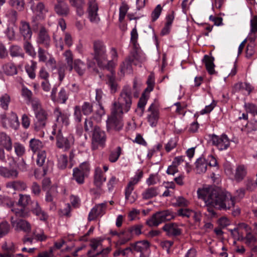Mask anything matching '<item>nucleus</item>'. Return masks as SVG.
Wrapping results in <instances>:
<instances>
[{
    "instance_id": "49",
    "label": "nucleus",
    "mask_w": 257,
    "mask_h": 257,
    "mask_svg": "<svg viewBox=\"0 0 257 257\" xmlns=\"http://www.w3.org/2000/svg\"><path fill=\"white\" fill-rule=\"evenodd\" d=\"M15 152L16 155L19 157L23 156L26 153V149L24 145L16 142L14 144Z\"/></svg>"
},
{
    "instance_id": "63",
    "label": "nucleus",
    "mask_w": 257,
    "mask_h": 257,
    "mask_svg": "<svg viewBox=\"0 0 257 257\" xmlns=\"http://www.w3.org/2000/svg\"><path fill=\"white\" fill-rule=\"evenodd\" d=\"M162 11V7L161 5H158L153 11L151 14L152 20L153 22L156 21L160 17Z\"/></svg>"
},
{
    "instance_id": "28",
    "label": "nucleus",
    "mask_w": 257,
    "mask_h": 257,
    "mask_svg": "<svg viewBox=\"0 0 257 257\" xmlns=\"http://www.w3.org/2000/svg\"><path fill=\"white\" fill-rule=\"evenodd\" d=\"M19 172L16 169H9L0 166V175L7 178L15 179L18 176Z\"/></svg>"
},
{
    "instance_id": "36",
    "label": "nucleus",
    "mask_w": 257,
    "mask_h": 257,
    "mask_svg": "<svg viewBox=\"0 0 257 257\" xmlns=\"http://www.w3.org/2000/svg\"><path fill=\"white\" fill-rule=\"evenodd\" d=\"M143 171L138 170L136 172V175L133 177L131 178L125 188L134 190L135 185H136L140 182L143 177Z\"/></svg>"
},
{
    "instance_id": "9",
    "label": "nucleus",
    "mask_w": 257,
    "mask_h": 257,
    "mask_svg": "<svg viewBox=\"0 0 257 257\" xmlns=\"http://www.w3.org/2000/svg\"><path fill=\"white\" fill-rule=\"evenodd\" d=\"M31 197L29 195L21 194L19 195V199L18 201L19 206H21L22 208L12 209V211L18 217H27L29 216L28 211L25 209V207L31 202Z\"/></svg>"
},
{
    "instance_id": "6",
    "label": "nucleus",
    "mask_w": 257,
    "mask_h": 257,
    "mask_svg": "<svg viewBox=\"0 0 257 257\" xmlns=\"http://www.w3.org/2000/svg\"><path fill=\"white\" fill-rule=\"evenodd\" d=\"M107 137L105 132L99 126H95L92 133L91 149L96 150L106 146Z\"/></svg>"
},
{
    "instance_id": "37",
    "label": "nucleus",
    "mask_w": 257,
    "mask_h": 257,
    "mask_svg": "<svg viewBox=\"0 0 257 257\" xmlns=\"http://www.w3.org/2000/svg\"><path fill=\"white\" fill-rule=\"evenodd\" d=\"M159 194L157 187H150L146 189L142 193V196L144 200H148L156 197Z\"/></svg>"
},
{
    "instance_id": "57",
    "label": "nucleus",
    "mask_w": 257,
    "mask_h": 257,
    "mask_svg": "<svg viewBox=\"0 0 257 257\" xmlns=\"http://www.w3.org/2000/svg\"><path fill=\"white\" fill-rule=\"evenodd\" d=\"M28 103H31L34 113L44 109L42 107L40 101L37 98H33L30 102H28Z\"/></svg>"
},
{
    "instance_id": "30",
    "label": "nucleus",
    "mask_w": 257,
    "mask_h": 257,
    "mask_svg": "<svg viewBox=\"0 0 257 257\" xmlns=\"http://www.w3.org/2000/svg\"><path fill=\"white\" fill-rule=\"evenodd\" d=\"M134 250L140 253L150 251V243L147 240H142L132 244Z\"/></svg>"
},
{
    "instance_id": "5",
    "label": "nucleus",
    "mask_w": 257,
    "mask_h": 257,
    "mask_svg": "<svg viewBox=\"0 0 257 257\" xmlns=\"http://www.w3.org/2000/svg\"><path fill=\"white\" fill-rule=\"evenodd\" d=\"M176 216V214L171 210H163L154 214L147 221L146 223L149 226H157L163 222L174 219Z\"/></svg>"
},
{
    "instance_id": "32",
    "label": "nucleus",
    "mask_w": 257,
    "mask_h": 257,
    "mask_svg": "<svg viewBox=\"0 0 257 257\" xmlns=\"http://www.w3.org/2000/svg\"><path fill=\"white\" fill-rule=\"evenodd\" d=\"M208 162L204 158L200 157L195 162V170L198 174L204 173L207 168Z\"/></svg>"
},
{
    "instance_id": "53",
    "label": "nucleus",
    "mask_w": 257,
    "mask_h": 257,
    "mask_svg": "<svg viewBox=\"0 0 257 257\" xmlns=\"http://www.w3.org/2000/svg\"><path fill=\"white\" fill-rule=\"evenodd\" d=\"M21 95L27 103L33 98L32 92L25 86H23L21 90Z\"/></svg>"
},
{
    "instance_id": "50",
    "label": "nucleus",
    "mask_w": 257,
    "mask_h": 257,
    "mask_svg": "<svg viewBox=\"0 0 257 257\" xmlns=\"http://www.w3.org/2000/svg\"><path fill=\"white\" fill-rule=\"evenodd\" d=\"M68 164L67 156L66 155H60L57 158V166L61 170L65 169Z\"/></svg>"
},
{
    "instance_id": "52",
    "label": "nucleus",
    "mask_w": 257,
    "mask_h": 257,
    "mask_svg": "<svg viewBox=\"0 0 257 257\" xmlns=\"http://www.w3.org/2000/svg\"><path fill=\"white\" fill-rule=\"evenodd\" d=\"M57 189L56 188H51L48 190L45 195V201L47 203L55 201L57 195Z\"/></svg>"
},
{
    "instance_id": "35",
    "label": "nucleus",
    "mask_w": 257,
    "mask_h": 257,
    "mask_svg": "<svg viewBox=\"0 0 257 257\" xmlns=\"http://www.w3.org/2000/svg\"><path fill=\"white\" fill-rule=\"evenodd\" d=\"M143 171L138 170L136 172V175L133 177L131 178L125 188L134 190L135 185H136L140 182L143 177Z\"/></svg>"
},
{
    "instance_id": "14",
    "label": "nucleus",
    "mask_w": 257,
    "mask_h": 257,
    "mask_svg": "<svg viewBox=\"0 0 257 257\" xmlns=\"http://www.w3.org/2000/svg\"><path fill=\"white\" fill-rule=\"evenodd\" d=\"M37 43L45 48H49L51 44V38L47 30L43 26H41L38 33Z\"/></svg>"
},
{
    "instance_id": "60",
    "label": "nucleus",
    "mask_w": 257,
    "mask_h": 257,
    "mask_svg": "<svg viewBox=\"0 0 257 257\" xmlns=\"http://www.w3.org/2000/svg\"><path fill=\"white\" fill-rule=\"evenodd\" d=\"M147 102V98L143 94L140 97L138 103V107L141 109L140 116H142L144 112L145 107Z\"/></svg>"
},
{
    "instance_id": "3",
    "label": "nucleus",
    "mask_w": 257,
    "mask_h": 257,
    "mask_svg": "<svg viewBox=\"0 0 257 257\" xmlns=\"http://www.w3.org/2000/svg\"><path fill=\"white\" fill-rule=\"evenodd\" d=\"M123 112L111 108V114L106 121V128L108 132L112 131L119 132L123 126L122 115Z\"/></svg>"
},
{
    "instance_id": "46",
    "label": "nucleus",
    "mask_w": 257,
    "mask_h": 257,
    "mask_svg": "<svg viewBox=\"0 0 257 257\" xmlns=\"http://www.w3.org/2000/svg\"><path fill=\"white\" fill-rule=\"evenodd\" d=\"M132 62L131 59H126L120 65V70L123 74H130L132 72Z\"/></svg>"
},
{
    "instance_id": "17",
    "label": "nucleus",
    "mask_w": 257,
    "mask_h": 257,
    "mask_svg": "<svg viewBox=\"0 0 257 257\" xmlns=\"http://www.w3.org/2000/svg\"><path fill=\"white\" fill-rule=\"evenodd\" d=\"M226 173L228 175H233L232 169L230 168L225 169ZM247 174L246 168L243 165H240L236 166L235 172L233 174L234 180L236 182L241 181Z\"/></svg>"
},
{
    "instance_id": "29",
    "label": "nucleus",
    "mask_w": 257,
    "mask_h": 257,
    "mask_svg": "<svg viewBox=\"0 0 257 257\" xmlns=\"http://www.w3.org/2000/svg\"><path fill=\"white\" fill-rule=\"evenodd\" d=\"M111 75H107V80L106 81V84L109 87L110 92L111 93H115L118 88V84L116 82L115 76V73L113 70L110 71Z\"/></svg>"
},
{
    "instance_id": "38",
    "label": "nucleus",
    "mask_w": 257,
    "mask_h": 257,
    "mask_svg": "<svg viewBox=\"0 0 257 257\" xmlns=\"http://www.w3.org/2000/svg\"><path fill=\"white\" fill-rule=\"evenodd\" d=\"M31 39L24 40L23 48L25 52L29 56L34 58L36 57V52L32 43L30 41Z\"/></svg>"
},
{
    "instance_id": "26",
    "label": "nucleus",
    "mask_w": 257,
    "mask_h": 257,
    "mask_svg": "<svg viewBox=\"0 0 257 257\" xmlns=\"http://www.w3.org/2000/svg\"><path fill=\"white\" fill-rule=\"evenodd\" d=\"M73 66V69L79 76H83L85 73L87 66L85 62L79 59H75L74 61Z\"/></svg>"
},
{
    "instance_id": "4",
    "label": "nucleus",
    "mask_w": 257,
    "mask_h": 257,
    "mask_svg": "<svg viewBox=\"0 0 257 257\" xmlns=\"http://www.w3.org/2000/svg\"><path fill=\"white\" fill-rule=\"evenodd\" d=\"M93 59L96 61L98 66L103 69L106 64V48L104 43L97 40L93 42Z\"/></svg>"
},
{
    "instance_id": "21",
    "label": "nucleus",
    "mask_w": 257,
    "mask_h": 257,
    "mask_svg": "<svg viewBox=\"0 0 257 257\" xmlns=\"http://www.w3.org/2000/svg\"><path fill=\"white\" fill-rule=\"evenodd\" d=\"M11 223L13 226L18 231L22 230L26 232H29L31 230V224L25 220H14L13 218H12Z\"/></svg>"
},
{
    "instance_id": "51",
    "label": "nucleus",
    "mask_w": 257,
    "mask_h": 257,
    "mask_svg": "<svg viewBox=\"0 0 257 257\" xmlns=\"http://www.w3.org/2000/svg\"><path fill=\"white\" fill-rule=\"evenodd\" d=\"M133 190L125 188V198L130 203H133L137 199V195Z\"/></svg>"
},
{
    "instance_id": "62",
    "label": "nucleus",
    "mask_w": 257,
    "mask_h": 257,
    "mask_svg": "<svg viewBox=\"0 0 257 257\" xmlns=\"http://www.w3.org/2000/svg\"><path fill=\"white\" fill-rule=\"evenodd\" d=\"M77 168L84 173L85 175L89 176L90 171V165L88 162H84L81 163L79 167Z\"/></svg>"
},
{
    "instance_id": "18",
    "label": "nucleus",
    "mask_w": 257,
    "mask_h": 257,
    "mask_svg": "<svg viewBox=\"0 0 257 257\" xmlns=\"http://www.w3.org/2000/svg\"><path fill=\"white\" fill-rule=\"evenodd\" d=\"M1 118L5 127H10L17 129L19 126L18 116L14 112H12L9 117H7L5 114H2L1 115Z\"/></svg>"
},
{
    "instance_id": "42",
    "label": "nucleus",
    "mask_w": 257,
    "mask_h": 257,
    "mask_svg": "<svg viewBox=\"0 0 257 257\" xmlns=\"http://www.w3.org/2000/svg\"><path fill=\"white\" fill-rule=\"evenodd\" d=\"M3 69L8 75H14L17 74L16 66L12 63H8L3 65Z\"/></svg>"
},
{
    "instance_id": "43",
    "label": "nucleus",
    "mask_w": 257,
    "mask_h": 257,
    "mask_svg": "<svg viewBox=\"0 0 257 257\" xmlns=\"http://www.w3.org/2000/svg\"><path fill=\"white\" fill-rule=\"evenodd\" d=\"M10 54L13 57H24L25 54L23 52L22 49L20 46L13 45L10 48Z\"/></svg>"
},
{
    "instance_id": "31",
    "label": "nucleus",
    "mask_w": 257,
    "mask_h": 257,
    "mask_svg": "<svg viewBox=\"0 0 257 257\" xmlns=\"http://www.w3.org/2000/svg\"><path fill=\"white\" fill-rule=\"evenodd\" d=\"M70 5L76 9L77 15L82 16L84 13L85 0H69Z\"/></svg>"
},
{
    "instance_id": "20",
    "label": "nucleus",
    "mask_w": 257,
    "mask_h": 257,
    "mask_svg": "<svg viewBox=\"0 0 257 257\" xmlns=\"http://www.w3.org/2000/svg\"><path fill=\"white\" fill-rule=\"evenodd\" d=\"M163 229L166 232L169 236H177L182 233V229L179 227V225L175 223H168L165 224L163 227Z\"/></svg>"
},
{
    "instance_id": "64",
    "label": "nucleus",
    "mask_w": 257,
    "mask_h": 257,
    "mask_svg": "<svg viewBox=\"0 0 257 257\" xmlns=\"http://www.w3.org/2000/svg\"><path fill=\"white\" fill-rule=\"evenodd\" d=\"M231 235L235 239H243V233L242 231H240L238 228L235 227L233 229H229Z\"/></svg>"
},
{
    "instance_id": "2",
    "label": "nucleus",
    "mask_w": 257,
    "mask_h": 257,
    "mask_svg": "<svg viewBox=\"0 0 257 257\" xmlns=\"http://www.w3.org/2000/svg\"><path fill=\"white\" fill-rule=\"evenodd\" d=\"M133 98L132 88L128 85L124 86L119 93L117 100L112 103L111 108L119 112L126 113L131 109Z\"/></svg>"
},
{
    "instance_id": "47",
    "label": "nucleus",
    "mask_w": 257,
    "mask_h": 257,
    "mask_svg": "<svg viewBox=\"0 0 257 257\" xmlns=\"http://www.w3.org/2000/svg\"><path fill=\"white\" fill-rule=\"evenodd\" d=\"M242 130L247 135H249L252 132L257 131V120H252L247 122L245 127Z\"/></svg>"
},
{
    "instance_id": "45",
    "label": "nucleus",
    "mask_w": 257,
    "mask_h": 257,
    "mask_svg": "<svg viewBox=\"0 0 257 257\" xmlns=\"http://www.w3.org/2000/svg\"><path fill=\"white\" fill-rule=\"evenodd\" d=\"M2 249L6 251L5 253H13L18 251V248L12 242H5L2 245Z\"/></svg>"
},
{
    "instance_id": "19",
    "label": "nucleus",
    "mask_w": 257,
    "mask_h": 257,
    "mask_svg": "<svg viewBox=\"0 0 257 257\" xmlns=\"http://www.w3.org/2000/svg\"><path fill=\"white\" fill-rule=\"evenodd\" d=\"M31 8L35 15L32 19V23H36L37 21L44 19L47 11L42 3L39 2L35 9L33 8V6H31Z\"/></svg>"
},
{
    "instance_id": "12",
    "label": "nucleus",
    "mask_w": 257,
    "mask_h": 257,
    "mask_svg": "<svg viewBox=\"0 0 257 257\" xmlns=\"http://www.w3.org/2000/svg\"><path fill=\"white\" fill-rule=\"evenodd\" d=\"M211 142L212 145L220 151L227 149L230 144V140L225 134L220 136L213 135L211 137Z\"/></svg>"
},
{
    "instance_id": "39",
    "label": "nucleus",
    "mask_w": 257,
    "mask_h": 257,
    "mask_svg": "<svg viewBox=\"0 0 257 257\" xmlns=\"http://www.w3.org/2000/svg\"><path fill=\"white\" fill-rule=\"evenodd\" d=\"M204 62L206 70L210 74H213L215 72L214 58L208 55H205L203 59Z\"/></svg>"
},
{
    "instance_id": "55",
    "label": "nucleus",
    "mask_w": 257,
    "mask_h": 257,
    "mask_svg": "<svg viewBox=\"0 0 257 257\" xmlns=\"http://www.w3.org/2000/svg\"><path fill=\"white\" fill-rule=\"evenodd\" d=\"M121 149L120 147H117L115 149L113 150L110 154L109 156V160L112 163L115 162L119 158L121 154Z\"/></svg>"
},
{
    "instance_id": "33",
    "label": "nucleus",
    "mask_w": 257,
    "mask_h": 257,
    "mask_svg": "<svg viewBox=\"0 0 257 257\" xmlns=\"http://www.w3.org/2000/svg\"><path fill=\"white\" fill-rule=\"evenodd\" d=\"M44 147V143L39 139L33 138L29 141V148L33 153L42 151Z\"/></svg>"
},
{
    "instance_id": "16",
    "label": "nucleus",
    "mask_w": 257,
    "mask_h": 257,
    "mask_svg": "<svg viewBox=\"0 0 257 257\" xmlns=\"http://www.w3.org/2000/svg\"><path fill=\"white\" fill-rule=\"evenodd\" d=\"M148 114L147 118L148 122L152 127L157 125L159 118V110L157 106L152 103L148 109Z\"/></svg>"
},
{
    "instance_id": "61",
    "label": "nucleus",
    "mask_w": 257,
    "mask_h": 257,
    "mask_svg": "<svg viewBox=\"0 0 257 257\" xmlns=\"http://www.w3.org/2000/svg\"><path fill=\"white\" fill-rule=\"evenodd\" d=\"M97 125H94L91 118H86L84 123V130L87 132H92L94 130V127Z\"/></svg>"
},
{
    "instance_id": "8",
    "label": "nucleus",
    "mask_w": 257,
    "mask_h": 257,
    "mask_svg": "<svg viewBox=\"0 0 257 257\" xmlns=\"http://www.w3.org/2000/svg\"><path fill=\"white\" fill-rule=\"evenodd\" d=\"M103 239L100 237L92 238L90 240V246L91 249L88 250L87 254L88 257H96L99 254L107 253L110 251V249L106 247L102 248V242Z\"/></svg>"
},
{
    "instance_id": "56",
    "label": "nucleus",
    "mask_w": 257,
    "mask_h": 257,
    "mask_svg": "<svg viewBox=\"0 0 257 257\" xmlns=\"http://www.w3.org/2000/svg\"><path fill=\"white\" fill-rule=\"evenodd\" d=\"M9 5L13 7H15L19 11H23L24 9L25 2L24 0H10Z\"/></svg>"
},
{
    "instance_id": "44",
    "label": "nucleus",
    "mask_w": 257,
    "mask_h": 257,
    "mask_svg": "<svg viewBox=\"0 0 257 257\" xmlns=\"http://www.w3.org/2000/svg\"><path fill=\"white\" fill-rule=\"evenodd\" d=\"M257 33V15L254 16L253 18L250 20V30L249 35L253 36L251 37V40L254 41L256 36L255 34Z\"/></svg>"
},
{
    "instance_id": "15",
    "label": "nucleus",
    "mask_w": 257,
    "mask_h": 257,
    "mask_svg": "<svg viewBox=\"0 0 257 257\" xmlns=\"http://www.w3.org/2000/svg\"><path fill=\"white\" fill-rule=\"evenodd\" d=\"M35 126L37 130H40L45 127L48 121V114L44 109L35 113Z\"/></svg>"
},
{
    "instance_id": "25",
    "label": "nucleus",
    "mask_w": 257,
    "mask_h": 257,
    "mask_svg": "<svg viewBox=\"0 0 257 257\" xmlns=\"http://www.w3.org/2000/svg\"><path fill=\"white\" fill-rule=\"evenodd\" d=\"M32 212L38 216L42 221H47L48 218V214L42 210L38 201H34L32 206Z\"/></svg>"
},
{
    "instance_id": "10",
    "label": "nucleus",
    "mask_w": 257,
    "mask_h": 257,
    "mask_svg": "<svg viewBox=\"0 0 257 257\" xmlns=\"http://www.w3.org/2000/svg\"><path fill=\"white\" fill-rule=\"evenodd\" d=\"M54 115L56 120V123L53 129L59 128L61 130L63 126H67L69 124V115L64 111H62L59 107H56L54 110Z\"/></svg>"
},
{
    "instance_id": "54",
    "label": "nucleus",
    "mask_w": 257,
    "mask_h": 257,
    "mask_svg": "<svg viewBox=\"0 0 257 257\" xmlns=\"http://www.w3.org/2000/svg\"><path fill=\"white\" fill-rule=\"evenodd\" d=\"M129 59L134 65H139L140 63L143 62L145 60V58L143 56H141L137 52H134Z\"/></svg>"
},
{
    "instance_id": "7",
    "label": "nucleus",
    "mask_w": 257,
    "mask_h": 257,
    "mask_svg": "<svg viewBox=\"0 0 257 257\" xmlns=\"http://www.w3.org/2000/svg\"><path fill=\"white\" fill-rule=\"evenodd\" d=\"M52 134L56 135V144L58 148L63 149L66 151L69 150L74 144V138L73 136L70 134L66 137H63L61 130L60 128L58 130L53 129Z\"/></svg>"
},
{
    "instance_id": "27",
    "label": "nucleus",
    "mask_w": 257,
    "mask_h": 257,
    "mask_svg": "<svg viewBox=\"0 0 257 257\" xmlns=\"http://www.w3.org/2000/svg\"><path fill=\"white\" fill-rule=\"evenodd\" d=\"M106 177L100 168H95L94 174V184L97 187H100L106 181Z\"/></svg>"
},
{
    "instance_id": "58",
    "label": "nucleus",
    "mask_w": 257,
    "mask_h": 257,
    "mask_svg": "<svg viewBox=\"0 0 257 257\" xmlns=\"http://www.w3.org/2000/svg\"><path fill=\"white\" fill-rule=\"evenodd\" d=\"M129 9L128 5L125 3H122L119 8V21L121 22L123 21L125 15Z\"/></svg>"
},
{
    "instance_id": "59",
    "label": "nucleus",
    "mask_w": 257,
    "mask_h": 257,
    "mask_svg": "<svg viewBox=\"0 0 257 257\" xmlns=\"http://www.w3.org/2000/svg\"><path fill=\"white\" fill-rule=\"evenodd\" d=\"M10 226L7 222L0 223V238L6 235L9 232Z\"/></svg>"
},
{
    "instance_id": "34",
    "label": "nucleus",
    "mask_w": 257,
    "mask_h": 257,
    "mask_svg": "<svg viewBox=\"0 0 257 257\" xmlns=\"http://www.w3.org/2000/svg\"><path fill=\"white\" fill-rule=\"evenodd\" d=\"M0 144L6 150L10 151L12 149V142L11 138L6 133H0Z\"/></svg>"
},
{
    "instance_id": "24",
    "label": "nucleus",
    "mask_w": 257,
    "mask_h": 257,
    "mask_svg": "<svg viewBox=\"0 0 257 257\" xmlns=\"http://www.w3.org/2000/svg\"><path fill=\"white\" fill-rule=\"evenodd\" d=\"M19 31L21 35L23 36L24 40L31 39L32 31L28 22H27L25 21H21Z\"/></svg>"
},
{
    "instance_id": "22",
    "label": "nucleus",
    "mask_w": 257,
    "mask_h": 257,
    "mask_svg": "<svg viewBox=\"0 0 257 257\" xmlns=\"http://www.w3.org/2000/svg\"><path fill=\"white\" fill-rule=\"evenodd\" d=\"M54 10L58 15L62 17H67L70 13L68 4L60 0H57V3L54 6Z\"/></svg>"
},
{
    "instance_id": "48",
    "label": "nucleus",
    "mask_w": 257,
    "mask_h": 257,
    "mask_svg": "<svg viewBox=\"0 0 257 257\" xmlns=\"http://www.w3.org/2000/svg\"><path fill=\"white\" fill-rule=\"evenodd\" d=\"M63 56L65 57V60L69 67V71H71L73 68V64L74 62H73V56L72 52L69 50H67L64 53Z\"/></svg>"
},
{
    "instance_id": "41",
    "label": "nucleus",
    "mask_w": 257,
    "mask_h": 257,
    "mask_svg": "<svg viewBox=\"0 0 257 257\" xmlns=\"http://www.w3.org/2000/svg\"><path fill=\"white\" fill-rule=\"evenodd\" d=\"M87 177L88 176L85 175L84 173L77 168L76 167L73 169V178L78 184H83L85 178Z\"/></svg>"
},
{
    "instance_id": "1",
    "label": "nucleus",
    "mask_w": 257,
    "mask_h": 257,
    "mask_svg": "<svg viewBox=\"0 0 257 257\" xmlns=\"http://www.w3.org/2000/svg\"><path fill=\"white\" fill-rule=\"evenodd\" d=\"M245 190L240 188L236 191V195L233 197L228 192H218L211 187L199 188L197 195L199 199H202L206 205L213 206L219 210L230 209L234 206L237 198H241L244 196Z\"/></svg>"
},
{
    "instance_id": "11",
    "label": "nucleus",
    "mask_w": 257,
    "mask_h": 257,
    "mask_svg": "<svg viewBox=\"0 0 257 257\" xmlns=\"http://www.w3.org/2000/svg\"><path fill=\"white\" fill-rule=\"evenodd\" d=\"M88 18L91 23L97 24L100 21L98 14L99 9L97 0H87Z\"/></svg>"
},
{
    "instance_id": "13",
    "label": "nucleus",
    "mask_w": 257,
    "mask_h": 257,
    "mask_svg": "<svg viewBox=\"0 0 257 257\" xmlns=\"http://www.w3.org/2000/svg\"><path fill=\"white\" fill-rule=\"evenodd\" d=\"M107 207V202L96 204L90 211L88 220L89 221L94 220L98 217L102 216L105 213Z\"/></svg>"
},
{
    "instance_id": "40",
    "label": "nucleus",
    "mask_w": 257,
    "mask_h": 257,
    "mask_svg": "<svg viewBox=\"0 0 257 257\" xmlns=\"http://www.w3.org/2000/svg\"><path fill=\"white\" fill-rule=\"evenodd\" d=\"M37 65V63L36 61L31 60L30 63L27 64L25 66L26 71L31 79H34L36 77L35 71Z\"/></svg>"
},
{
    "instance_id": "23",
    "label": "nucleus",
    "mask_w": 257,
    "mask_h": 257,
    "mask_svg": "<svg viewBox=\"0 0 257 257\" xmlns=\"http://www.w3.org/2000/svg\"><path fill=\"white\" fill-rule=\"evenodd\" d=\"M111 60H108L107 56L106 55V64L105 66H103V69H107L110 71L113 70V68L116 65L118 55L116 49L114 48H111L109 52Z\"/></svg>"
}]
</instances>
